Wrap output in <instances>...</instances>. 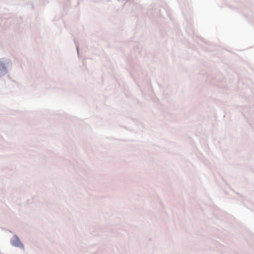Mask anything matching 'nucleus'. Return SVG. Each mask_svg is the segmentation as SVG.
<instances>
[{
  "instance_id": "obj_1",
  "label": "nucleus",
  "mask_w": 254,
  "mask_h": 254,
  "mask_svg": "<svg viewBox=\"0 0 254 254\" xmlns=\"http://www.w3.org/2000/svg\"><path fill=\"white\" fill-rule=\"evenodd\" d=\"M12 244L13 245L17 247H20V246L22 245V243L17 236L14 237V239L12 241Z\"/></svg>"
}]
</instances>
